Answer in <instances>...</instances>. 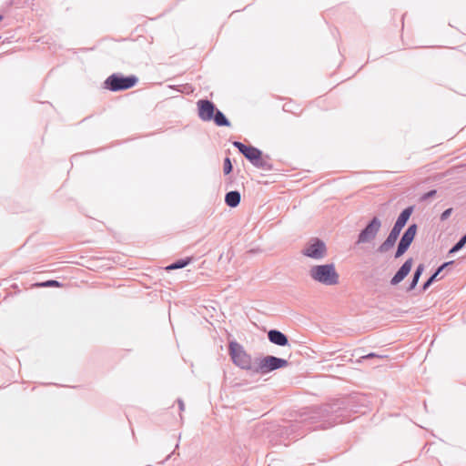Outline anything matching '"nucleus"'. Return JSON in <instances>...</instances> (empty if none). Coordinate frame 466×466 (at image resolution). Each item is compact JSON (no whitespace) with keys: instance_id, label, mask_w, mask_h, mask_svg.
Returning a JSON list of instances; mask_svg holds the SVG:
<instances>
[{"instance_id":"4468645a","label":"nucleus","mask_w":466,"mask_h":466,"mask_svg":"<svg viewBox=\"0 0 466 466\" xmlns=\"http://www.w3.org/2000/svg\"><path fill=\"white\" fill-rule=\"evenodd\" d=\"M454 261H448L441 264L435 272L423 283L422 291H426L431 285L437 279L438 276L450 265H452Z\"/></svg>"},{"instance_id":"20e7f679","label":"nucleus","mask_w":466,"mask_h":466,"mask_svg":"<svg viewBox=\"0 0 466 466\" xmlns=\"http://www.w3.org/2000/svg\"><path fill=\"white\" fill-rule=\"evenodd\" d=\"M289 365V361L285 359L268 355L256 359V368L254 374L265 375L276 370L285 368Z\"/></svg>"},{"instance_id":"39448f33","label":"nucleus","mask_w":466,"mask_h":466,"mask_svg":"<svg viewBox=\"0 0 466 466\" xmlns=\"http://www.w3.org/2000/svg\"><path fill=\"white\" fill-rule=\"evenodd\" d=\"M137 81L136 76H125L121 74H112L104 82V86L110 91L117 92L133 87Z\"/></svg>"},{"instance_id":"f3484780","label":"nucleus","mask_w":466,"mask_h":466,"mask_svg":"<svg viewBox=\"0 0 466 466\" xmlns=\"http://www.w3.org/2000/svg\"><path fill=\"white\" fill-rule=\"evenodd\" d=\"M423 271H424V265L423 264L418 265V267L416 268V269L413 273L412 279L410 283V286L407 288V291H411L412 289H415Z\"/></svg>"},{"instance_id":"9b49d317","label":"nucleus","mask_w":466,"mask_h":466,"mask_svg":"<svg viewBox=\"0 0 466 466\" xmlns=\"http://www.w3.org/2000/svg\"><path fill=\"white\" fill-rule=\"evenodd\" d=\"M413 259L408 258L401 267L398 269V271L395 273V275L390 279V284L392 286H395L401 282L407 275L410 273L411 267H412Z\"/></svg>"},{"instance_id":"9d476101","label":"nucleus","mask_w":466,"mask_h":466,"mask_svg":"<svg viewBox=\"0 0 466 466\" xmlns=\"http://www.w3.org/2000/svg\"><path fill=\"white\" fill-rule=\"evenodd\" d=\"M413 211L412 207H408L405 209H403L400 214L399 215L395 224L393 225V228L390 230V233L400 236V231L408 222L410 217L411 216Z\"/></svg>"},{"instance_id":"393cba45","label":"nucleus","mask_w":466,"mask_h":466,"mask_svg":"<svg viewBox=\"0 0 466 466\" xmlns=\"http://www.w3.org/2000/svg\"><path fill=\"white\" fill-rule=\"evenodd\" d=\"M451 212H452V208H447L446 210H444L441 215V220L444 221V220L448 219V218L451 216Z\"/></svg>"},{"instance_id":"f03ea898","label":"nucleus","mask_w":466,"mask_h":466,"mask_svg":"<svg viewBox=\"0 0 466 466\" xmlns=\"http://www.w3.org/2000/svg\"><path fill=\"white\" fill-rule=\"evenodd\" d=\"M228 351L232 362L237 367L254 374L256 368V359L253 360L251 355L245 350L242 345L235 340L230 341L228 344Z\"/></svg>"},{"instance_id":"0eeeda50","label":"nucleus","mask_w":466,"mask_h":466,"mask_svg":"<svg viewBox=\"0 0 466 466\" xmlns=\"http://www.w3.org/2000/svg\"><path fill=\"white\" fill-rule=\"evenodd\" d=\"M381 228V221L378 217H374L366 227L360 232L358 236V239L356 241L357 245L370 243L375 239L377 234L379 233Z\"/></svg>"},{"instance_id":"f257e3e1","label":"nucleus","mask_w":466,"mask_h":466,"mask_svg":"<svg viewBox=\"0 0 466 466\" xmlns=\"http://www.w3.org/2000/svg\"><path fill=\"white\" fill-rule=\"evenodd\" d=\"M349 416V410L345 407L344 400H337L332 403L324 404L310 410L304 421L310 420L312 423L319 422L320 429H328L338 423L343 422Z\"/></svg>"},{"instance_id":"412c9836","label":"nucleus","mask_w":466,"mask_h":466,"mask_svg":"<svg viewBox=\"0 0 466 466\" xmlns=\"http://www.w3.org/2000/svg\"><path fill=\"white\" fill-rule=\"evenodd\" d=\"M466 245V234L463 235L460 240L450 249L449 253H456Z\"/></svg>"},{"instance_id":"4be33fe9","label":"nucleus","mask_w":466,"mask_h":466,"mask_svg":"<svg viewBox=\"0 0 466 466\" xmlns=\"http://www.w3.org/2000/svg\"><path fill=\"white\" fill-rule=\"evenodd\" d=\"M38 287H61L62 284L57 280L50 279L42 283L36 284Z\"/></svg>"},{"instance_id":"a878e982","label":"nucleus","mask_w":466,"mask_h":466,"mask_svg":"<svg viewBox=\"0 0 466 466\" xmlns=\"http://www.w3.org/2000/svg\"><path fill=\"white\" fill-rule=\"evenodd\" d=\"M362 359H364V360H369V359L381 360V359H383V356L378 355V354H375V353H370L368 355L363 356Z\"/></svg>"},{"instance_id":"aec40b11","label":"nucleus","mask_w":466,"mask_h":466,"mask_svg":"<svg viewBox=\"0 0 466 466\" xmlns=\"http://www.w3.org/2000/svg\"><path fill=\"white\" fill-rule=\"evenodd\" d=\"M190 262H191V258H181V259H178V260L175 261L174 263L170 264L169 266H167L166 268V269L173 270V269L183 268L187 267Z\"/></svg>"},{"instance_id":"7ed1b4c3","label":"nucleus","mask_w":466,"mask_h":466,"mask_svg":"<svg viewBox=\"0 0 466 466\" xmlns=\"http://www.w3.org/2000/svg\"><path fill=\"white\" fill-rule=\"evenodd\" d=\"M309 274L313 280L326 286H333L339 283V276L332 263L312 266Z\"/></svg>"},{"instance_id":"bb28decb","label":"nucleus","mask_w":466,"mask_h":466,"mask_svg":"<svg viewBox=\"0 0 466 466\" xmlns=\"http://www.w3.org/2000/svg\"><path fill=\"white\" fill-rule=\"evenodd\" d=\"M436 194V190H431L429 192H427L424 196H423V199H427V198H430L431 197H433L434 195Z\"/></svg>"},{"instance_id":"6ab92c4d","label":"nucleus","mask_w":466,"mask_h":466,"mask_svg":"<svg viewBox=\"0 0 466 466\" xmlns=\"http://www.w3.org/2000/svg\"><path fill=\"white\" fill-rule=\"evenodd\" d=\"M254 166L258 168H261V169L267 170V171H270L273 169V166L269 161L268 156H266L264 157H263V156H260L259 160Z\"/></svg>"},{"instance_id":"cd10ccee","label":"nucleus","mask_w":466,"mask_h":466,"mask_svg":"<svg viewBox=\"0 0 466 466\" xmlns=\"http://www.w3.org/2000/svg\"><path fill=\"white\" fill-rule=\"evenodd\" d=\"M177 404H178V408H179V410L180 412L184 411L185 410V404H184V401L181 400V399H177Z\"/></svg>"},{"instance_id":"6e6552de","label":"nucleus","mask_w":466,"mask_h":466,"mask_svg":"<svg viewBox=\"0 0 466 466\" xmlns=\"http://www.w3.org/2000/svg\"><path fill=\"white\" fill-rule=\"evenodd\" d=\"M417 228H418L416 224H411L404 231L398 243L397 250L394 255L395 258H400L409 249L416 236Z\"/></svg>"},{"instance_id":"423d86ee","label":"nucleus","mask_w":466,"mask_h":466,"mask_svg":"<svg viewBox=\"0 0 466 466\" xmlns=\"http://www.w3.org/2000/svg\"><path fill=\"white\" fill-rule=\"evenodd\" d=\"M301 253L313 259H322L327 255L326 244L319 238H311L306 244Z\"/></svg>"},{"instance_id":"2eb2a0df","label":"nucleus","mask_w":466,"mask_h":466,"mask_svg":"<svg viewBox=\"0 0 466 466\" xmlns=\"http://www.w3.org/2000/svg\"><path fill=\"white\" fill-rule=\"evenodd\" d=\"M243 156L254 166L262 156V151L253 146H248Z\"/></svg>"},{"instance_id":"b1692460","label":"nucleus","mask_w":466,"mask_h":466,"mask_svg":"<svg viewBox=\"0 0 466 466\" xmlns=\"http://www.w3.org/2000/svg\"><path fill=\"white\" fill-rule=\"evenodd\" d=\"M233 146L238 149V151L243 155L245 153V151L247 150V148L248 147V146L243 144L242 142H239V141H234L233 142Z\"/></svg>"},{"instance_id":"f8f14e48","label":"nucleus","mask_w":466,"mask_h":466,"mask_svg":"<svg viewBox=\"0 0 466 466\" xmlns=\"http://www.w3.org/2000/svg\"><path fill=\"white\" fill-rule=\"evenodd\" d=\"M268 340L278 346H287L289 345L288 337L281 331L278 329H270L268 331Z\"/></svg>"},{"instance_id":"c85d7f7f","label":"nucleus","mask_w":466,"mask_h":466,"mask_svg":"<svg viewBox=\"0 0 466 466\" xmlns=\"http://www.w3.org/2000/svg\"><path fill=\"white\" fill-rule=\"evenodd\" d=\"M4 16L0 15V22L3 20Z\"/></svg>"},{"instance_id":"dca6fc26","label":"nucleus","mask_w":466,"mask_h":466,"mask_svg":"<svg viewBox=\"0 0 466 466\" xmlns=\"http://www.w3.org/2000/svg\"><path fill=\"white\" fill-rule=\"evenodd\" d=\"M241 199L240 193L238 190H232L226 194L225 203L230 208H236L239 205Z\"/></svg>"},{"instance_id":"a211bd4d","label":"nucleus","mask_w":466,"mask_h":466,"mask_svg":"<svg viewBox=\"0 0 466 466\" xmlns=\"http://www.w3.org/2000/svg\"><path fill=\"white\" fill-rule=\"evenodd\" d=\"M212 120L218 127H229L230 126L229 120L226 117V116L223 114V112H221L218 108L214 113V118H212Z\"/></svg>"},{"instance_id":"1a4fd4ad","label":"nucleus","mask_w":466,"mask_h":466,"mask_svg":"<svg viewBox=\"0 0 466 466\" xmlns=\"http://www.w3.org/2000/svg\"><path fill=\"white\" fill-rule=\"evenodd\" d=\"M198 116L203 121H211L214 118V113L217 110L214 103L208 99L198 101Z\"/></svg>"},{"instance_id":"ddd939ff","label":"nucleus","mask_w":466,"mask_h":466,"mask_svg":"<svg viewBox=\"0 0 466 466\" xmlns=\"http://www.w3.org/2000/svg\"><path fill=\"white\" fill-rule=\"evenodd\" d=\"M398 238V236L390 232L386 239L379 246L377 251L381 254L389 252L394 247Z\"/></svg>"},{"instance_id":"5701e85b","label":"nucleus","mask_w":466,"mask_h":466,"mask_svg":"<svg viewBox=\"0 0 466 466\" xmlns=\"http://www.w3.org/2000/svg\"><path fill=\"white\" fill-rule=\"evenodd\" d=\"M232 169H233V166H232V163H231L229 157H226L224 159V167H223L224 174L228 175L230 172H232Z\"/></svg>"},{"instance_id":"c756f323","label":"nucleus","mask_w":466,"mask_h":466,"mask_svg":"<svg viewBox=\"0 0 466 466\" xmlns=\"http://www.w3.org/2000/svg\"><path fill=\"white\" fill-rule=\"evenodd\" d=\"M171 454L167 455V457L166 458V460H168L170 458Z\"/></svg>"}]
</instances>
